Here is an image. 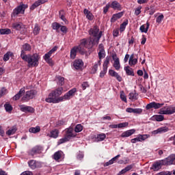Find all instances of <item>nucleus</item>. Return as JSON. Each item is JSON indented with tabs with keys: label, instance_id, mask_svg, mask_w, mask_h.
I'll return each instance as SVG.
<instances>
[{
	"label": "nucleus",
	"instance_id": "obj_1",
	"mask_svg": "<svg viewBox=\"0 0 175 175\" xmlns=\"http://www.w3.org/2000/svg\"><path fill=\"white\" fill-rule=\"evenodd\" d=\"M64 89L57 88L52 90L48 95V98H45V102L46 103H59L61 102H64V100H69L72 96H75V94L77 92L76 88H72L66 93L63 96L62 92Z\"/></svg>",
	"mask_w": 175,
	"mask_h": 175
},
{
	"label": "nucleus",
	"instance_id": "obj_2",
	"mask_svg": "<svg viewBox=\"0 0 175 175\" xmlns=\"http://www.w3.org/2000/svg\"><path fill=\"white\" fill-rule=\"evenodd\" d=\"M89 34L94 38L93 40L90 38L88 40H83L81 44L86 46L89 43V46L87 47H88V49H91L94 44H99V40H100V38H102L103 31H100L99 27L96 25L89 30Z\"/></svg>",
	"mask_w": 175,
	"mask_h": 175
},
{
	"label": "nucleus",
	"instance_id": "obj_3",
	"mask_svg": "<svg viewBox=\"0 0 175 175\" xmlns=\"http://www.w3.org/2000/svg\"><path fill=\"white\" fill-rule=\"evenodd\" d=\"M21 57L25 62H27V66L29 68H36V66L39 65L40 57H39V54L38 53L27 55L25 53L24 51H21Z\"/></svg>",
	"mask_w": 175,
	"mask_h": 175
},
{
	"label": "nucleus",
	"instance_id": "obj_4",
	"mask_svg": "<svg viewBox=\"0 0 175 175\" xmlns=\"http://www.w3.org/2000/svg\"><path fill=\"white\" fill-rule=\"evenodd\" d=\"M160 166H170V165H175V154H171L168 157L158 161Z\"/></svg>",
	"mask_w": 175,
	"mask_h": 175
},
{
	"label": "nucleus",
	"instance_id": "obj_5",
	"mask_svg": "<svg viewBox=\"0 0 175 175\" xmlns=\"http://www.w3.org/2000/svg\"><path fill=\"white\" fill-rule=\"evenodd\" d=\"M57 46H54L52 49H51L48 53H46L43 56V59L50 65V66H53L54 65V62H53V59H51V55H53V53H55V51L57 50Z\"/></svg>",
	"mask_w": 175,
	"mask_h": 175
},
{
	"label": "nucleus",
	"instance_id": "obj_6",
	"mask_svg": "<svg viewBox=\"0 0 175 175\" xmlns=\"http://www.w3.org/2000/svg\"><path fill=\"white\" fill-rule=\"evenodd\" d=\"M28 5L27 4H21L20 5H18L16 8H15L12 12V16L14 17H17L18 14H24L25 13V9H27Z\"/></svg>",
	"mask_w": 175,
	"mask_h": 175
},
{
	"label": "nucleus",
	"instance_id": "obj_7",
	"mask_svg": "<svg viewBox=\"0 0 175 175\" xmlns=\"http://www.w3.org/2000/svg\"><path fill=\"white\" fill-rule=\"evenodd\" d=\"M12 28L16 31H20L21 35H25V32H27V29H25V25H24L21 22L14 23L12 24Z\"/></svg>",
	"mask_w": 175,
	"mask_h": 175
},
{
	"label": "nucleus",
	"instance_id": "obj_8",
	"mask_svg": "<svg viewBox=\"0 0 175 175\" xmlns=\"http://www.w3.org/2000/svg\"><path fill=\"white\" fill-rule=\"evenodd\" d=\"M37 94L38 91H36V90L27 91L26 92L25 95L22 98V100H24V102H28V100L33 99Z\"/></svg>",
	"mask_w": 175,
	"mask_h": 175
},
{
	"label": "nucleus",
	"instance_id": "obj_9",
	"mask_svg": "<svg viewBox=\"0 0 175 175\" xmlns=\"http://www.w3.org/2000/svg\"><path fill=\"white\" fill-rule=\"evenodd\" d=\"M42 151H43V147L41 146H36L31 148V150L29 152V155L31 157H34V155H38V154H42Z\"/></svg>",
	"mask_w": 175,
	"mask_h": 175
},
{
	"label": "nucleus",
	"instance_id": "obj_10",
	"mask_svg": "<svg viewBox=\"0 0 175 175\" xmlns=\"http://www.w3.org/2000/svg\"><path fill=\"white\" fill-rule=\"evenodd\" d=\"M165 103H156V102H152L148 104L146 107V110H150V109H154L155 110L158 109H161L162 106H164Z\"/></svg>",
	"mask_w": 175,
	"mask_h": 175
},
{
	"label": "nucleus",
	"instance_id": "obj_11",
	"mask_svg": "<svg viewBox=\"0 0 175 175\" xmlns=\"http://www.w3.org/2000/svg\"><path fill=\"white\" fill-rule=\"evenodd\" d=\"M110 64L109 57H106L103 64V70L100 72V77H105V75L107 73V65Z\"/></svg>",
	"mask_w": 175,
	"mask_h": 175
},
{
	"label": "nucleus",
	"instance_id": "obj_12",
	"mask_svg": "<svg viewBox=\"0 0 175 175\" xmlns=\"http://www.w3.org/2000/svg\"><path fill=\"white\" fill-rule=\"evenodd\" d=\"M98 58L100 61V62H102V59H103V58H105L106 57V52L105 51V46H103V44H100L98 45Z\"/></svg>",
	"mask_w": 175,
	"mask_h": 175
},
{
	"label": "nucleus",
	"instance_id": "obj_13",
	"mask_svg": "<svg viewBox=\"0 0 175 175\" xmlns=\"http://www.w3.org/2000/svg\"><path fill=\"white\" fill-rule=\"evenodd\" d=\"M75 132V129L72 127H69L65 129V136L67 139H70L72 137H76L77 135L73 133Z\"/></svg>",
	"mask_w": 175,
	"mask_h": 175
},
{
	"label": "nucleus",
	"instance_id": "obj_14",
	"mask_svg": "<svg viewBox=\"0 0 175 175\" xmlns=\"http://www.w3.org/2000/svg\"><path fill=\"white\" fill-rule=\"evenodd\" d=\"M28 165L31 169L35 170L36 168L42 167V162L37 161L35 160H30L28 161Z\"/></svg>",
	"mask_w": 175,
	"mask_h": 175
},
{
	"label": "nucleus",
	"instance_id": "obj_15",
	"mask_svg": "<svg viewBox=\"0 0 175 175\" xmlns=\"http://www.w3.org/2000/svg\"><path fill=\"white\" fill-rule=\"evenodd\" d=\"M72 66L77 70L82 69L83 66H84V62L82 59H77L73 62Z\"/></svg>",
	"mask_w": 175,
	"mask_h": 175
},
{
	"label": "nucleus",
	"instance_id": "obj_16",
	"mask_svg": "<svg viewBox=\"0 0 175 175\" xmlns=\"http://www.w3.org/2000/svg\"><path fill=\"white\" fill-rule=\"evenodd\" d=\"M81 50V46H75L72 48L70 50V57L71 59H75L76 58V56L77 55L78 51H80Z\"/></svg>",
	"mask_w": 175,
	"mask_h": 175
},
{
	"label": "nucleus",
	"instance_id": "obj_17",
	"mask_svg": "<svg viewBox=\"0 0 175 175\" xmlns=\"http://www.w3.org/2000/svg\"><path fill=\"white\" fill-rule=\"evenodd\" d=\"M20 109L23 113H35V109L30 106H26L23 105L20 106Z\"/></svg>",
	"mask_w": 175,
	"mask_h": 175
},
{
	"label": "nucleus",
	"instance_id": "obj_18",
	"mask_svg": "<svg viewBox=\"0 0 175 175\" xmlns=\"http://www.w3.org/2000/svg\"><path fill=\"white\" fill-rule=\"evenodd\" d=\"M113 66L115 68L116 70H120L121 69V65L120 64V59L117 57V55H113Z\"/></svg>",
	"mask_w": 175,
	"mask_h": 175
},
{
	"label": "nucleus",
	"instance_id": "obj_19",
	"mask_svg": "<svg viewBox=\"0 0 175 175\" xmlns=\"http://www.w3.org/2000/svg\"><path fill=\"white\" fill-rule=\"evenodd\" d=\"M110 6L113 10H118V12L122 10V5L117 1H112Z\"/></svg>",
	"mask_w": 175,
	"mask_h": 175
},
{
	"label": "nucleus",
	"instance_id": "obj_20",
	"mask_svg": "<svg viewBox=\"0 0 175 175\" xmlns=\"http://www.w3.org/2000/svg\"><path fill=\"white\" fill-rule=\"evenodd\" d=\"M165 132H169V127L162 126L157 130H154L152 132V135H158V133H165Z\"/></svg>",
	"mask_w": 175,
	"mask_h": 175
},
{
	"label": "nucleus",
	"instance_id": "obj_21",
	"mask_svg": "<svg viewBox=\"0 0 175 175\" xmlns=\"http://www.w3.org/2000/svg\"><path fill=\"white\" fill-rule=\"evenodd\" d=\"M174 113H175V107H172L171 109H165V108H161L159 111V114L170 115V114H174Z\"/></svg>",
	"mask_w": 175,
	"mask_h": 175
},
{
	"label": "nucleus",
	"instance_id": "obj_22",
	"mask_svg": "<svg viewBox=\"0 0 175 175\" xmlns=\"http://www.w3.org/2000/svg\"><path fill=\"white\" fill-rule=\"evenodd\" d=\"M123 16H124V12H120L113 14L111 18V23H116L117 20H119V18H121V17H122Z\"/></svg>",
	"mask_w": 175,
	"mask_h": 175
},
{
	"label": "nucleus",
	"instance_id": "obj_23",
	"mask_svg": "<svg viewBox=\"0 0 175 175\" xmlns=\"http://www.w3.org/2000/svg\"><path fill=\"white\" fill-rule=\"evenodd\" d=\"M109 74L112 77H116L118 81H122V77H121L120 75H118L117 72L114 71L113 70H109Z\"/></svg>",
	"mask_w": 175,
	"mask_h": 175
},
{
	"label": "nucleus",
	"instance_id": "obj_24",
	"mask_svg": "<svg viewBox=\"0 0 175 175\" xmlns=\"http://www.w3.org/2000/svg\"><path fill=\"white\" fill-rule=\"evenodd\" d=\"M83 14L85 15L86 18L90 21H92L94 20V14H92L87 8L83 10Z\"/></svg>",
	"mask_w": 175,
	"mask_h": 175
},
{
	"label": "nucleus",
	"instance_id": "obj_25",
	"mask_svg": "<svg viewBox=\"0 0 175 175\" xmlns=\"http://www.w3.org/2000/svg\"><path fill=\"white\" fill-rule=\"evenodd\" d=\"M160 169H162V167L158 161L154 162L150 167V170H153V172H158V170H160Z\"/></svg>",
	"mask_w": 175,
	"mask_h": 175
},
{
	"label": "nucleus",
	"instance_id": "obj_26",
	"mask_svg": "<svg viewBox=\"0 0 175 175\" xmlns=\"http://www.w3.org/2000/svg\"><path fill=\"white\" fill-rule=\"evenodd\" d=\"M135 132H136V130L131 129V130L123 132L121 136L122 137H129V136H132V135H133Z\"/></svg>",
	"mask_w": 175,
	"mask_h": 175
},
{
	"label": "nucleus",
	"instance_id": "obj_27",
	"mask_svg": "<svg viewBox=\"0 0 175 175\" xmlns=\"http://www.w3.org/2000/svg\"><path fill=\"white\" fill-rule=\"evenodd\" d=\"M59 135V131L57 129H55L50 132V135L49 136V137H52L53 139H57Z\"/></svg>",
	"mask_w": 175,
	"mask_h": 175
},
{
	"label": "nucleus",
	"instance_id": "obj_28",
	"mask_svg": "<svg viewBox=\"0 0 175 175\" xmlns=\"http://www.w3.org/2000/svg\"><path fill=\"white\" fill-rule=\"evenodd\" d=\"M16 132H17V126L14 125L12 128H10V129L7 131L5 132V134L8 135V136H12V135H14Z\"/></svg>",
	"mask_w": 175,
	"mask_h": 175
},
{
	"label": "nucleus",
	"instance_id": "obj_29",
	"mask_svg": "<svg viewBox=\"0 0 175 175\" xmlns=\"http://www.w3.org/2000/svg\"><path fill=\"white\" fill-rule=\"evenodd\" d=\"M100 61H98L97 62H96L92 68L91 73L95 75V73H96V72L98 71V68L100 66Z\"/></svg>",
	"mask_w": 175,
	"mask_h": 175
},
{
	"label": "nucleus",
	"instance_id": "obj_30",
	"mask_svg": "<svg viewBox=\"0 0 175 175\" xmlns=\"http://www.w3.org/2000/svg\"><path fill=\"white\" fill-rule=\"evenodd\" d=\"M150 28V23L148 22L146 23V25H142L140 27L139 29L141 32H144V33H147L148 32V29Z\"/></svg>",
	"mask_w": 175,
	"mask_h": 175
},
{
	"label": "nucleus",
	"instance_id": "obj_31",
	"mask_svg": "<svg viewBox=\"0 0 175 175\" xmlns=\"http://www.w3.org/2000/svg\"><path fill=\"white\" fill-rule=\"evenodd\" d=\"M62 154L63 152L61 150L55 152L53 156V159H55V161H59V159H61Z\"/></svg>",
	"mask_w": 175,
	"mask_h": 175
},
{
	"label": "nucleus",
	"instance_id": "obj_32",
	"mask_svg": "<svg viewBox=\"0 0 175 175\" xmlns=\"http://www.w3.org/2000/svg\"><path fill=\"white\" fill-rule=\"evenodd\" d=\"M25 92V90L24 89H21L18 93H17L14 97V100H18L21 96H23V94Z\"/></svg>",
	"mask_w": 175,
	"mask_h": 175
},
{
	"label": "nucleus",
	"instance_id": "obj_33",
	"mask_svg": "<svg viewBox=\"0 0 175 175\" xmlns=\"http://www.w3.org/2000/svg\"><path fill=\"white\" fill-rule=\"evenodd\" d=\"M124 70L127 76H135V72H133V70L132 68H130L129 66H125Z\"/></svg>",
	"mask_w": 175,
	"mask_h": 175
},
{
	"label": "nucleus",
	"instance_id": "obj_34",
	"mask_svg": "<svg viewBox=\"0 0 175 175\" xmlns=\"http://www.w3.org/2000/svg\"><path fill=\"white\" fill-rule=\"evenodd\" d=\"M61 25L57 22L53 23L51 25V27L54 31H56V32H59V29H61Z\"/></svg>",
	"mask_w": 175,
	"mask_h": 175
},
{
	"label": "nucleus",
	"instance_id": "obj_35",
	"mask_svg": "<svg viewBox=\"0 0 175 175\" xmlns=\"http://www.w3.org/2000/svg\"><path fill=\"white\" fill-rule=\"evenodd\" d=\"M40 32V26H39L38 23H36L34 25V28L33 29V33L36 36L37 35H39Z\"/></svg>",
	"mask_w": 175,
	"mask_h": 175
},
{
	"label": "nucleus",
	"instance_id": "obj_36",
	"mask_svg": "<svg viewBox=\"0 0 175 175\" xmlns=\"http://www.w3.org/2000/svg\"><path fill=\"white\" fill-rule=\"evenodd\" d=\"M129 64L130 66H133L137 64V59L133 58V55H131L129 58Z\"/></svg>",
	"mask_w": 175,
	"mask_h": 175
},
{
	"label": "nucleus",
	"instance_id": "obj_37",
	"mask_svg": "<svg viewBox=\"0 0 175 175\" xmlns=\"http://www.w3.org/2000/svg\"><path fill=\"white\" fill-rule=\"evenodd\" d=\"M138 137V141L139 142H144V140H146V139H148V137H150V135H147V134H139L137 135Z\"/></svg>",
	"mask_w": 175,
	"mask_h": 175
},
{
	"label": "nucleus",
	"instance_id": "obj_38",
	"mask_svg": "<svg viewBox=\"0 0 175 175\" xmlns=\"http://www.w3.org/2000/svg\"><path fill=\"white\" fill-rule=\"evenodd\" d=\"M55 80L58 85H64L65 84V78L61 76L57 77Z\"/></svg>",
	"mask_w": 175,
	"mask_h": 175
},
{
	"label": "nucleus",
	"instance_id": "obj_39",
	"mask_svg": "<svg viewBox=\"0 0 175 175\" xmlns=\"http://www.w3.org/2000/svg\"><path fill=\"white\" fill-rule=\"evenodd\" d=\"M129 23V21H128V19H126V21H124L120 27V32H124V31H125V29L126 28V25H128V23Z\"/></svg>",
	"mask_w": 175,
	"mask_h": 175
},
{
	"label": "nucleus",
	"instance_id": "obj_40",
	"mask_svg": "<svg viewBox=\"0 0 175 175\" xmlns=\"http://www.w3.org/2000/svg\"><path fill=\"white\" fill-rule=\"evenodd\" d=\"M29 132H30V133H38V132H40V126L31 127L29 129Z\"/></svg>",
	"mask_w": 175,
	"mask_h": 175
},
{
	"label": "nucleus",
	"instance_id": "obj_41",
	"mask_svg": "<svg viewBox=\"0 0 175 175\" xmlns=\"http://www.w3.org/2000/svg\"><path fill=\"white\" fill-rule=\"evenodd\" d=\"M106 139V134L101 133L97 135V137H96V139L97 142H103Z\"/></svg>",
	"mask_w": 175,
	"mask_h": 175
},
{
	"label": "nucleus",
	"instance_id": "obj_42",
	"mask_svg": "<svg viewBox=\"0 0 175 175\" xmlns=\"http://www.w3.org/2000/svg\"><path fill=\"white\" fill-rule=\"evenodd\" d=\"M12 55H13V53L8 51L7 52L3 57V62H6V61H9L10 57H12Z\"/></svg>",
	"mask_w": 175,
	"mask_h": 175
},
{
	"label": "nucleus",
	"instance_id": "obj_43",
	"mask_svg": "<svg viewBox=\"0 0 175 175\" xmlns=\"http://www.w3.org/2000/svg\"><path fill=\"white\" fill-rule=\"evenodd\" d=\"M65 13L64 10H62L59 12V18H61V20H62V21H64V23H66V21H68V20H66V18L65 17Z\"/></svg>",
	"mask_w": 175,
	"mask_h": 175
},
{
	"label": "nucleus",
	"instance_id": "obj_44",
	"mask_svg": "<svg viewBox=\"0 0 175 175\" xmlns=\"http://www.w3.org/2000/svg\"><path fill=\"white\" fill-rule=\"evenodd\" d=\"M0 33L1 35H9L12 33V30L10 29H1Z\"/></svg>",
	"mask_w": 175,
	"mask_h": 175
},
{
	"label": "nucleus",
	"instance_id": "obj_45",
	"mask_svg": "<svg viewBox=\"0 0 175 175\" xmlns=\"http://www.w3.org/2000/svg\"><path fill=\"white\" fill-rule=\"evenodd\" d=\"M129 99H131L132 100H137L138 96H139V94L135 92H131L129 94Z\"/></svg>",
	"mask_w": 175,
	"mask_h": 175
},
{
	"label": "nucleus",
	"instance_id": "obj_46",
	"mask_svg": "<svg viewBox=\"0 0 175 175\" xmlns=\"http://www.w3.org/2000/svg\"><path fill=\"white\" fill-rule=\"evenodd\" d=\"M83 126L81 124H77L75 128V132L76 133H79L81 132V131H83Z\"/></svg>",
	"mask_w": 175,
	"mask_h": 175
},
{
	"label": "nucleus",
	"instance_id": "obj_47",
	"mask_svg": "<svg viewBox=\"0 0 175 175\" xmlns=\"http://www.w3.org/2000/svg\"><path fill=\"white\" fill-rule=\"evenodd\" d=\"M23 49V50H22V51H24V53H25V51H31V45L28 43L24 44Z\"/></svg>",
	"mask_w": 175,
	"mask_h": 175
},
{
	"label": "nucleus",
	"instance_id": "obj_48",
	"mask_svg": "<svg viewBox=\"0 0 175 175\" xmlns=\"http://www.w3.org/2000/svg\"><path fill=\"white\" fill-rule=\"evenodd\" d=\"M69 140H70V139L67 138L65 135L64 137L60 139L58 142L57 144L58 146H59V144H64V143H66V142H69Z\"/></svg>",
	"mask_w": 175,
	"mask_h": 175
},
{
	"label": "nucleus",
	"instance_id": "obj_49",
	"mask_svg": "<svg viewBox=\"0 0 175 175\" xmlns=\"http://www.w3.org/2000/svg\"><path fill=\"white\" fill-rule=\"evenodd\" d=\"M4 107H5V111H8V113L12 111V110H13V107H12V105L9 103H5L4 105Z\"/></svg>",
	"mask_w": 175,
	"mask_h": 175
},
{
	"label": "nucleus",
	"instance_id": "obj_50",
	"mask_svg": "<svg viewBox=\"0 0 175 175\" xmlns=\"http://www.w3.org/2000/svg\"><path fill=\"white\" fill-rule=\"evenodd\" d=\"M154 120L159 122H161V121H163V120H165V117L163 115H156L154 116Z\"/></svg>",
	"mask_w": 175,
	"mask_h": 175
},
{
	"label": "nucleus",
	"instance_id": "obj_51",
	"mask_svg": "<svg viewBox=\"0 0 175 175\" xmlns=\"http://www.w3.org/2000/svg\"><path fill=\"white\" fill-rule=\"evenodd\" d=\"M38 6H40V4H39V2L36 1L33 4L31 5L30 7V10H35Z\"/></svg>",
	"mask_w": 175,
	"mask_h": 175
},
{
	"label": "nucleus",
	"instance_id": "obj_52",
	"mask_svg": "<svg viewBox=\"0 0 175 175\" xmlns=\"http://www.w3.org/2000/svg\"><path fill=\"white\" fill-rule=\"evenodd\" d=\"M120 99L126 103V96H125V93L124 91L120 92Z\"/></svg>",
	"mask_w": 175,
	"mask_h": 175
},
{
	"label": "nucleus",
	"instance_id": "obj_53",
	"mask_svg": "<svg viewBox=\"0 0 175 175\" xmlns=\"http://www.w3.org/2000/svg\"><path fill=\"white\" fill-rule=\"evenodd\" d=\"M146 10H149L150 16H152V14H154V13H155V9L154 8V7L146 8Z\"/></svg>",
	"mask_w": 175,
	"mask_h": 175
},
{
	"label": "nucleus",
	"instance_id": "obj_54",
	"mask_svg": "<svg viewBox=\"0 0 175 175\" xmlns=\"http://www.w3.org/2000/svg\"><path fill=\"white\" fill-rule=\"evenodd\" d=\"M129 125V123L125 122L118 124V128H126Z\"/></svg>",
	"mask_w": 175,
	"mask_h": 175
},
{
	"label": "nucleus",
	"instance_id": "obj_55",
	"mask_svg": "<svg viewBox=\"0 0 175 175\" xmlns=\"http://www.w3.org/2000/svg\"><path fill=\"white\" fill-rule=\"evenodd\" d=\"M133 113L134 114H141V113H143V109L140 108H135V109H133Z\"/></svg>",
	"mask_w": 175,
	"mask_h": 175
},
{
	"label": "nucleus",
	"instance_id": "obj_56",
	"mask_svg": "<svg viewBox=\"0 0 175 175\" xmlns=\"http://www.w3.org/2000/svg\"><path fill=\"white\" fill-rule=\"evenodd\" d=\"M111 5L109 3L107 4L106 6H105L103 8V14H106V13H107V12H109V9H110Z\"/></svg>",
	"mask_w": 175,
	"mask_h": 175
},
{
	"label": "nucleus",
	"instance_id": "obj_57",
	"mask_svg": "<svg viewBox=\"0 0 175 175\" xmlns=\"http://www.w3.org/2000/svg\"><path fill=\"white\" fill-rule=\"evenodd\" d=\"M163 14L159 15L156 19V23L161 24V23H162V20H163Z\"/></svg>",
	"mask_w": 175,
	"mask_h": 175
},
{
	"label": "nucleus",
	"instance_id": "obj_58",
	"mask_svg": "<svg viewBox=\"0 0 175 175\" xmlns=\"http://www.w3.org/2000/svg\"><path fill=\"white\" fill-rule=\"evenodd\" d=\"M172 172L170 171H163L157 173V175H171Z\"/></svg>",
	"mask_w": 175,
	"mask_h": 175
},
{
	"label": "nucleus",
	"instance_id": "obj_59",
	"mask_svg": "<svg viewBox=\"0 0 175 175\" xmlns=\"http://www.w3.org/2000/svg\"><path fill=\"white\" fill-rule=\"evenodd\" d=\"M60 31L63 32V33H66V32H68V28H66V26L62 25L60 27Z\"/></svg>",
	"mask_w": 175,
	"mask_h": 175
},
{
	"label": "nucleus",
	"instance_id": "obj_60",
	"mask_svg": "<svg viewBox=\"0 0 175 175\" xmlns=\"http://www.w3.org/2000/svg\"><path fill=\"white\" fill-rule=\"evenodd\" d=\"M140 13H142V7H139L135 11V16H139V14H140Z\"/></svg>",
	"mask_w": 175,
	"mask_h": 175
},
{
	"label": "nucleus",
	"instance_id": "obj_61",
	"mask_svg": "<svg viewBox=\"0 0 175 175\" xmlns=\"http://www.w3.org/2000/svg\"><path fill=\"white\" fill-rule=\"evenodd\" d=\"M119 33H120V30L118 29H116L113 31V36H114V38H117Z\"/></svg>",
	"mask_w": 175,
	"mask_h": 175
},
{
	"label": "nucleus",
	"instance_id": "obj_62",
	"mask_svg": "<svg viewBox=\"0 0 175 175\" xmlns=\"http://www.w3.org/2000/svg\"><path fill=\"white\" fill-rule=\"evenodd\" d=\"M84 158V154L79 152L77 156V159H79V161H81V159H83Z\"/></svg>",
	"mask_w": 175,
	"mask_h": 175
},
{
	"label": "nucleus",
	"instance_id": "obj_63",
	"mask_svg": "<svg viewBox=\"0 0 175 175\" xmlns=\"http://www.w3.org/2000/svg\"><path fill=\"white\" fill-rule=\"evenodd\" d=\"M21 175H33V173L31 171H25L21 174Z\"/></svg>",
	"mask_w": 175,
	"mask_h": 175
},
{
	"label": "nucleus",
	"instance_id": "obj_64",
	"mask_svg": "<svg viewBox=\"0 0 175 175\" xmlns=\"http://www.w3.org/2000/svg\"><path fill=\"white\" fill-rule=\"evenodd\" d=\"M81 85L83 88H88L90 87V84L88 81L83 82Z\"/></svg>",
	"mask_w": 175,
	"mask_h": 175
}]
</instances>
